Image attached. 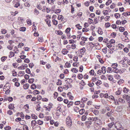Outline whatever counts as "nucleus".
Returning a JSON list of instances; mask_svg holds the SVG:
<instances>
[{
  "label": "nucleus",
  "mask_w": 130,
  "mask_h": 130,
  "mask_svg": "<svg viewBox=\"0 0 130 130\" xmlns=\"http://www.w3.org/2000/svg\"><path fill=\"white\" fill-rule=\"evenodd\" d=\"M66 124L69 127H70L72 125V123L71 119L70 117L68 116L66 119Z\"/></svg>",
  "instance_id": "f257e3e1"
},
{
  "label": "nucleus",
  "mask_w": 130,
  "mask_h": 130,
  "mask_svg": "<svg viewBox=\"0 0 130 130\" xmlns=\"http://www.w3.org/2000/svg\"><path fill=\"white\" fill-rule=\"evenodd\" d=\"M93 120L95 121V123L99 125H101L102 124V121L100 119H99L98 117H95L93 119Z\"/></svg>",
  "instance_id": "f03ea898"
},
{
  "label": "nucleus",
  "mask_w": 130,
  "mask_h": 130,
  "mask_svg": "<svg viewBox=\"0 0 130 130\" xmlns=\"http://www.w3.org/2000/svg\"><path fill=\"white\" fill-rule=\"evenodd\" d=\"M28 67L27 65L26 64H24L23 65L18 67V69L19 70H24L25 68H27Z\"/></svg>",
  "instance_id": "7ed1b4c3"
},
{
  "label": "nucleus",
  "mask_w": 130,
  "mask_h": 130,
  "mask_svg": "<svg viewBox=\"0 0 130 130\" xmlns=\"http://www.w3.org/2000/svg\"><path fill=\"white\" fill-rule=\"evenodd\" d=\"M123 98L124 99H125L127 102L130 100V97L128 95L124 94L123 96Z\"/></svg>",
  "instance_id": "20e7f679"
},
{
  "label": "nucleus",
  "mask_w": 130,
  "mask_h": 130,
  "mask_svg": "<svg viewBox=\"0 0 130 130\" xmlns=\"http://www.w3.org/2000/svg\"><path fill=\"white\" fill-rule=\"evenodd\" d=\"M61 107L60 106H58L56 108V112L58 113H61Z\"/></svg>",
  "instance_id": "39448f33"
},
{
  "label": "nucleus",
  "mask_w": 130,
  "mask_h": 130,
  "mask_svg": "<svg viewBox=\"0 0 130 130\" xmlns=\"http://www.w3.org/2000/svg\"><path fill=\"white\" fill-rule=\"evenodd\" d=\"M118 64L117 63H113L111 65V67L114 69L117 68L118 66Z\"/></svg>",
  "instance_id": "423d86ee"
},
{
  "label": "nucleus",
  "mask_w": 130,
  "mask_h": 130,
  "mask_svg": "<svg viewBox=\"0 0 130 130\" xmlns=\"http://www.w3.org/2000/svg\"><path fill=\"white\" fill-rule=\"evenodd\" d=\"M45 21L46 23L48 25L49 27L51 26V25L50 24L51 21L50 20H49L48 18L45 19Z\"/></svg>",
  "instance_id": "0eeeda50"
},
{
  "label": "nucleus",
  "mask_w": 130,
  "mask_h": 130,
  "mask_svg": "<svg viewBox=\"0 0 130 130\" xmlns=\"http://www.w3.org/2000/svg\"><path fill=\"white\" fill-rule=\"evenodd\" d=\"M86 51V50L85 47H83L80 51V53L82 55H84Z\"/></svg>",
  "instance_id": "6e6552de"
},
{
  "label": "nucleus",
  "mask_w": 130,
  "mask_h": 130,
  "mask_svg": "<svg viewBox=\"0 0 130 130\" xmlns=\"http://www.w3.org/2000/svg\"><path fill=\"white\" fill-rule=\"evenodd\" d=\"M101 69L102 70V73L103 74H105L106 71V67L104 66H103L101 68Z\"/></svg>",
  "instance_id": "1a4fd4ad"
},
{
  "label": "nucleus",
  "mask_w": 130,
  "mask_h": 130,
  "mask_svg": "<svg viewBox=\"0 0 130 130\" xmlns=\"http://www.w3.org/2000/svg\"><path fill=\"white\" fill-rule=\"evenodd\" d=\"M62 52L63 54L65 55L68 52V51H67L66 49L64 48L63 49Z\"/></svg>",
  "instance_id": "9d476101"
},
{
  "label": "nucleus",
  "mask_w": 130,
  "mask_h": 130,
  "mask_svg": "<svg viewBox=\"0 0 130 130\" xmlns=\"http://www.w3.org/2000/svg\"><path fill=\"white\" fill-rule=\"evenodd\" d=\"M43 83L44 84L46 85L48 83L47 79L46 78H43Z\"/></svg>",
  "instance_id": "9b49d317"
},
{
  "label": "nucleus",
  "mask_w": 130,
  "mask_h": 130,
  "mask_svg": "<svg viewBox=\"0 0 130 130\" xmlns=\"http://www.w3.org/2000/svg\"><path fill=\"white\" fill-rule=\"evenodd\" d=\"M107 77L108 79L110 81H112L113 79V76L111 75H108Z\"/></svg>",
  "instance_id": "f8f14e48"
},
{
  "label": "nucleus",
  "mask_w": 130,
  "mask_h": 130,
  "mask_svg": "<svg viewBox=\"0 0 130 130\" xmlns=\"http://www.w3.org/2000/svg\"><path fill=\"white\" fill-rule=\"evenodd\" d=\"M8 108L10 109H12L15 108L13 104H10L8 106Z\"/></svg>",
  "instance_id": "ddd939ff"
},
{
  "label": "nucleus",
  "mask_w": 130,
  "mask_h": 130,
  "mask_svg": "<svg viewBox=\"0 0 130 130\" xmlns=\"http://www.w3.org/2000/svg\"><path fill=\"white\" fill-rule=\"evenodd\" d=\"M71 71L73 72L76 73L78 72V70L76 68H73L71 69Z\"/></svg>",
  "instance_id": "4468645a"
},
{
  "label": "nucleus",
  "mask_w": 130,
  "mask_h": 130,
  "mask_svg": "<svg viewBox=\"0 0 130 130\" xmlns=\"http://www.w3.org/2000/svg\"><path fill=\"white\" fill-rule=\"evenodd\" d=\"M71 66V65L70 64V63L68 62H67L65 64V65L64 66V67L66 68H69Z\"/></svg>",
  "instance_id": "2eb2a0df"
},
{
  "label": "nucleus",
  "mask_w": 130,
  "mask_h": 130,
  "mask_svg": "<svg viewBox=\"0 0 130 130\" xmlns=\"http://www.w3.org/2000/svg\"><path fill=\"white\" fill-rule=\"evenodd\" d=\"M55 1V0H47V2L49 4L51 5H53L54 4L53 2Z\"/></svg>",
  "instance_id": "dca6fc26"
},
{
  "label": "nucleus",
  "mask_w": 130,
  "mask_h": 130,
  "mask_svg": "<svg viewBox=\"0 0 130 130\" xmlns=\"http://www.w3.org/2000/svg\"><path fill=\"white\" fill-rule=\"evenodd\" d=\"M129 90L128 89L126 88L125 87L123 88V91L124 93H127L129 91Z\"/></svg>",
  "instance_id": "f3484780"
},
{
  "label": "nucleus",
  "mask_w": 130,
  "mask_h": 130,
  "mask_svg": "<svg viewBox=\"0 0 130 130\" xmlns=\"http://www.w3.org/2000/svg\"><path fill=\"white\" fill-rule=\"evenodd\" d=\"M114 77L115 78L117 79V80L121 78V76L118 74H115V75Z\"/></svg>",
  "instance_id": "a211bd4d"
},
{
  "label": "nucleus",
  "mask_w": 130,
  "mask_h": 130,
  "mask_svg": "<svg viewBox=\"0 0 130 130\" xmlns=\"http://www.w3.org/2000/svg\"><path fill=\"white\" fill-rule=\"evenodd\" d=\"M29 86V85L28 84H26L24 85L23 88L25 89H27L28 88Z\"/></svg>",
  "instance_id": "6ab92c4d"
},
{
  "label": "nucleus",
  "mask_w": 130,
  "mask_h": 130,
  "mask_svg": "<svg viewBox=\"0 0 130 130\" xmlns=\"http://www.w3.org/2000/svg\"><path fill=\"white\" fill-rule=\"evenodd\" d=\"M91 111H92L93 113L95 115H97L99 113V111L97 110H92Z\"/></svg>",
  "instance_id": "aec40b11"
},
{
  "label": "nucleus",
  "mask_w": 130,
  "mask_h": 130,
  "mask_svg": "<svg viewBox=\"0 0 130 130\" xmlns=\"http://www.w3.org/2000/svg\"><path fill=\"white\" fill-rule=\"evenodd\" d=\"M36 88L37 86L34 84H32L31 85V88L33 90L35 89Z\"/></svg>",
  "instance_id": "412c9836"
},
{
  "label": "nucleus",
  "mask_w": 130,
  "mask_h": 130,
  "mask_svg": "<svg viewBox=\"0 0 130 130\" xmlns=\"http://www.w3.org/2000/svg\"><path fill=\"white\" fill-rule=\"evenodd\" d=\"M79 107L77 106H75L74 107V110L75 111L78 112L79 111Z\"/></svg>",
  "instance_id": "4be33fe9"
},
{
  "label": "nucleus",
  "mask_w": 130,
  "mask_h": 130,
  "mask_svg": "<svg viewBox=\"0 0 130 130\" xmlns=\"http://www.w3.org/2000/svg\"><path fill=\"white\" fill-rule=\"evenodd\" d=\"M122 91V90L118 89L117 91H116L115 92V94L116 95H120L121 93V91Z\"/></svg>",
  "instance_id": "5701e85b"
},
{
  "label": "nucleus",
  "mask_w": 130,
  "mask_h": 130,
  "mask_svg": "<svg viewBox=\"0 0 130 130\" xmlns=\"http://www.w3.org/2000/svg\"><path fill=\"white\" fill-rule=\"evenodd\" d=\"M124 82V80L122 79H120L118 82V83L119 85H120L121 84L123 83Z\"/></svg>",
  "instance_id": "b1692460"
},
{
  "label": "nucleus",
  "mask_w": 130,
  "mask_h": 130,
  "mask_svg": "<svg viewBox=\"0 0 130 130\" xmlns=\"http://www.w3.org/2000/svg\"><path fill=\"white\" fill-rule=\"evenodd\" d=\"M122 15L125 16L129 15H130V12H123V13Z\"/></svg>",
  "instance_id": "393cba45"
},
{
  "label": "nucleus",
  "mask_w": 130,
  "mask_h": 130,
  "mask_svg": "<svg viewBox=\"0 0 130 130\" xmlns=\"http://www.w3.org/2000/svg\"><path fill=\"white\" fill-rule=\"evenodd\" d=\"M85 110L84 109H81L79 110V113L80 115H83L85 112Z\"/></svg>",
  "instance_id": "a878e982"
},
{
  "label": "nucleus",
  "mask_w": 130,
  "mask_h": 130,
  "mask_svg": "<svg viewBox=\"0 0 130 130\" xmlns=\"http://www.w3.org/2000/svg\"><path fill=\"white\" fill-rule=\"evenodd\" d=\"M65 81L68 82V84H70V83H71L73 81L72 79L70 78H68L67 79L65 80Z\"/></svg>",
  "instance_id": "bb28decb"
},
{
  "label": "nucleus",
  "mask_w": 130,
  "mask_h": 130,
  "mask_svg": "<svg viewBox=\"0 0 130 130\" xmlns=\"http://www.w3.org/2000/svg\"><path fill=\"white\" fill-rule=\"evenodd\" d=\"M33 93L34 95H36L39 94L40 92L37 90H35L33 91Z\"/></svg>",
  "instance_id": "cd10ccee"
},
{
  "label": "nucleus",
  "mask_w": 130,
  "mask_h": 130,
  "mask_svg": "<svg viewBox=\"0 0 130 130\" xmlns=\"http://www.w3.org/2000/svg\"><path fill=\"white\" fill-rule=\"evenodd\" d=\"M107 72L108 73H111L112 72V69L111 67H108L107 69Z\"/></svg>",
  "instance_id": "c85d7f7f"
},
{
  "label": "nucleus",
  "mask_w": 130,
  "mask_h": 130,
  "mask_svg": "<svg viewBox=\"0 0 130 130\" xmlns=\"http://www.w3.org/2000/svg\"><path fill=\"white\" fill-rule=\"evenodd\" d=\"M126 70L125 69H121L119 70V73H123Z\"/></svg>",
  "instance_id": "c756f323"
},
{
  "label": "nucleus",
  "mask_w": 130,
  "mask_h": 130,
  "mask_svg": "<svg viewBox=\"0 0 130 130\" xmlns=\"http://www.w3.org/2000/svg\"><path fill=\"white\" fill-rule=\"evenodd\" d=\"M114 123L113 122H111V123L108 124V127H109V128H111L112 127V126L113 125H114Z\"/></svg>",
  "instance_id": "7c9ffc66"
},
{
  "label": "nucleus",
  "mask_w": 130,
  "mask_h": 130,
  "mask_svg": "<svg viewBox=\"0 0 130 130\" xmlns=\"http://www.w3.org/2000/svg\"><path fill=\"white\" fill-rule=\"evenodd\" d=\"M115 16L116 18L118 19L120 17V14L119 13H115Z\"/></svg>",
  "instance_id": "2f4dec72"
},
{
  "label": "nucleus",
  "mask_w": 130,
  "mask_h": 130,
  "mask_svg": "<svg viewBox=\"0 0 130 130\" xmlns=\"http://www.w3.org/2000/svg\"><path fill=\"white\" fill-rule=\"evenodd\" d=\"M118 100L119 102L122 103H124L125 102V101L122 98H119Z\"/></svg>",
  "instance_id": "473e14b6"
},
{
  "label": "nucleus",
  "mask_w": 130,
  "mask_h": 130,
  "mask_svg": "<svg viewBox=\"0 0 130 130\" xmlns=\"http://www.w3.org/2000/svg\"><path fill=\"white\" fill-rule=\"evenodd\" d=\"M87 98H82L81 100V102L82 103L85 102L87 100Z\"/></svg>",
  "instance_id": "72a5a7b5"
},
{
  "label": "nucleus",
  "mask_w": 130,
  "mask_h": 130,
  "mask_svg": "<svg viewBox=\"0 0 130 130\" xmlns=\"http://www.w3.org/2000/svg\"><path fill=\"white\" fill-rule=\"evenodd\" d=\"M37 123L40 125H42L43 123V122L40 120H38L37 121Z\"/></svg>",
  "instance_id": "f704fd0d"
},
{
  "label": "nucleus",
  "mask_w": 130,
  "mask_h": 130,
  "mask_svg": "<svg viewBox=\"0 0 130 130\" xmlns=\"http://www.w3.org/2000/svg\"><path fill=\"white\" fill-rule=\"evenodd\" d=\"M103 14L105 15L109 14L108 13V11L107 10H103Z\"/></svg>",
  "instance_id": "c9c22d12"
},
{
  "label": "nucleus",
  "mask_w": 130,
  "mask_h": 130,
  "mask_svg": "<svg viewBox=\"0 0 130 130\" xmlns=\"http://www.w3.org/2000/svg\"><path fill=\"white\" fill-rule=\"evenodd\" d=\"M125 28L124 27H120L119 28V30L121 32H123L125 30Z\"/></svg>",
  "instance_id": "e433bc0d"
},
{
  "label": "nucleus",
  "mask_w": 130,
  "mask_h": 130,
  "mask_svg": "<svg viewBox=\"0 0 130 130\" xmlns=\"http://www.w3.org/2000/svg\"><path fill=\"white\" fill-rule=\"evenodd\" d=\"M78 78L80 79H82L83 78V75L82 74H79L78 75Z\"/></svg>",
  "instance_id": "4c0bfd02"
},
{
  "label": "nucleus",
  "mask_w": 130,
  "mask_h": 130,
  "mask_svg": "<svg viewBox=\"0 0 130 130\" xmlns=\"http://www.w3.org/2000/svg\"><path fill=\"white\" fill-rule=\"evenodd\" d=\"M98 31V34H99L102 35L103 34V31L102 30V29L100 28H99Z\"/></svg>",
  "instance_id": "58836bf2"
},
{
  "label": "nucleus",
  "mask_w": 130,
  "mask_h": 130,
  "mask_svg": "<svg viewBox=\"0 0 130 130\" xmlns=\"http://www.w3.org/2000/svg\"><path fill=\"white\" fill-rule=\"evenodd\" d=\"M26 29V28L24 27H22L20 28V30L22 31H25Z\"/></svg>",
  "instance_id": "ea45409f"
},
{
  "label": "nucleus",
  "mask_w": 130,
  "mask_h": 130,
  "mask_svg": "<svg viewBox=\"0 0 130 130\" xmlns=\"http://www.w3.org/2000/svg\"><path fill=\"white\" fill-rule=\"evenodd\" d=\"M116 35V34L114 32H112L110 34V36L113 38H115Z\"/></svg>",
  "instance_id": "a19ab883"
},
{
  "label": "nucleus",
  "mask_w": 130,
  "mask_h": 130,
  "mask_svg": "<svg viewBox=\"0 0 130 130\" xmlns=\"http://www.w3.org/2000/svg\"><path fill=\"white\" fill-rule=\"evenodd\" d=\"M7 57L6 56H3L1 57V60L2 62H4L7 59Z\"/></svg>",
  "instance_id": "79ce46f5"
},
{
  "label": "nucleus",
  "mask_w": 130,
  "mask_h": 130,
  "mask_svg": "<svg viewBox=\"0 0 130 130\" xmlns=\"http://www.w3.org/2000/svg\"><path fill=\"white\" fill-rule=\"evenodd\" d=\"M76 27L78 29H80L82 28V26H80V24H78L76 25Z\"/></svg>",
  "instance_id": "37998d69"
},
{
  "label": "nucleus",
  "mask_w": 130,
  "mask_h": 130,
  "mask_svg": "<svg viewBox=\"0 0 130 130\" xmlns=\"http://www.w3.org/2000/svg\"><path fill=\"white\" fill-rule=\"evenodd\" d=\"M31 117L32 119H36L37 118V117L33 114L31 115Z\"/></svg>",
  "instance_id": "c03bdc74"
},
{
  "label": "nucleus",
  "mask_w": 130,
  "mask_h": 130,
  "mask_svg": "<svg viewBox=\"0 0 130 130\" xmlns=\"http://www.w3.org/2000/svg\"><path fill=\"white\" fill-rule=\"evenodd\" d=\"M63 17L62 15H59L58 17V19L59 20H62L63 19Z\"/></svg>",
  "instance_id": "a18cd8bd"
},
{
  "label": "nucleus",
  "mask_w": 130,
  "mask_h": 130,
  "mask_svg": "<svg viewBox=\"0 0 130 130\" xmlns=\"http://www.w3.org/2000/svg\"><path fill=\"white\" fill-rule=\"evenodd\" d=\"M1 32L2 34H5L7 33V31L5 29H2L1 30Z\"/></svg>",
  "instance_id": "49530a36"
},
{
  "label": "nucleus",
  "mask_w": 130,
  "mask_h": 130,
  "mask_svg": "<svg viewBox=\"0 0 130 130\" xmlns=\"http://www.w3.org/2000/svg\"><path fill=\"white\" fill-rule=\"evenodd\" d=\"M23 130H28V127L26 125H24L23 126Z\"/></svg>",
  "instance_id": "de8ad7c7"
},
{
  "label": "nucleus",
  "mask_w": 130,
  "mask_h": 130,
  "mask_svg": "<svg viewBox=\"0 0 130 130\" xmlns=\"http://www.w3.org/2000/svg\"><path fill=\"white\" fill-rule=\"evenodd\" d=\"M34 79L33 78H31L29 79L28 80L29 83L31 84L34 82Z\"/></svg>",
  "instance_id": "09e8293b"
},
{
  "label": "nucleus",
  "mask_w": 130,
  "mask_h": 130,
  "mask_svg": "<svg viewBox=\"0 0 130 130\" xmlns=\"http://www.w3.org/2000/svg\"><path fill=\"white\" fill-rule=\"evenodd\" d=\"M37 123L36 121L35 120H33L31 121V125H36Z\"/></svg>",
  "instance_id": "8fccbe9b"
},
{
  "label": "nucleus",
  "mask_w": 130,
  "mask_h": 130,
  "mask_svg": "<svg viewBox=\"0 0 130 130\" xmlns=\"http://www.w3.org/2000/svg\"><path fill=\"white\" fill-rule=\"evenodd\" d=\"M101 83H102V82L101 80H98L95 83L96 84L97 86H99V85H100Z\"/></svg>",
  "instance_id": "3c124183"
},
{
  "label": "nucleus",
  "mask_w": 130,
  "mask_h": 130,
  "mask_svg": "<svg viewBox=\"0 0 130 130\" xmlns=\"http://www.w3.org/2000/svg\"><path fill=\"white\" fill-rule=\"evenodd\" d=\"M53 24L55 25H56L58 24V22L57 20H53L52 21Z\"/></svg>",
  "instance_id": "603ef678"
},
{
  "label": "nucleus",
  "mask_w": 130,
  "mask_h": 130,
  "mask_svg": "<svg viewBox=\"0 0 130 130\" xmlns=\"http://www.w3.org/2000/svg\"><path fill=\"white\" fill-rule=\"evenodd\" d=\"M38 40L40 42H42L43 41V38L42 37L39 38Z\"/></svg>",
  "instance_id": "864d4df0"
},
{
  "label": "nucleus",
  "mask_w": 130,
  "mask_h": 130,
  "mask_svg": "<svg viewBox=\"0 0 130 130\" xmlns=\"http://www.w3.org/2000/svg\"><path fill=\"white\" fill-rule=\"evenodd\" d=\"M73 102H69V103L67 105V107H69L71 105H72L73 104Z\"/></svg>",
  "instance_id": "5fc2aeb1"
},
{
  "label": "nucleus",
  "mask_w": 130,
  "mask_h": 130,
  "mask_svg": "<svg viewBox=\"0 0 130 130\" xmlns=\"http://www.w3.org/2000/svg\"><path fill=\"white\" fill-rule=\"evenodd\" d=\"M115 69V70H113V72L116 73H117L119 72V70L118 69L116 68Z\"/></svg>",
  "instance_id": "6e6d98bb"
},
{
  "label": "nucleus",
  "mask_w": 130,
  "mask_h": 130,
  "mask_svg": "<svg viewBox=\"0 0 130 130\" xmlns=\"http://www.w3.org/2000/svg\"><path fill=\"white\" fill-rule=\"evenodd\" d=\"M36 98L37 100L39 101L41 100L42 99V97L41 96L38 95L37 96Z\"/></svg>",
  "instance_id": "4d7b16f0"
},
{
  "label": "nucleus",
  "mask_w": 130,
  "mask_h": 130,
  "mask_svg": "<svg viewBox=\"0 0 130 130\" xmlns=\"http://www.w3.org/2000/svg\"><path fill=\"white\" fill-rule=\"evenodd\" d=\"M20 5V4L19 2H18L14 5V6L16 8H17Z\"/></svg>",
  "instance_id": "13d9d810"
},
{
  "label": "nucleus",
  "mask_w": 130,
  "mask_h": 130,
  "mask_svg": "<svg viewBox=\"0 0 130 130\" xmlns=\"http://www.w3.org/2000/svg\"><path fill=\"white\" fill-rule=\"evenodd\" d=\"M118 46L119 48H120L121 49H122L123 47H124V45L121 44H118Z\"/></svg>",
  "instance_id": "bf43d9fd"
},
{
  "label": "nucleus",
  "mask_w": 130,
  "mask_h": 130,
  "mask_svg": "<svg viewBox=\"0 0 130 130\" xmlns=\"http://www.w3.org/2000/svg\"><path fill=\"white\" fill-rule=\"evenodd\" d=\"M70 30L71 28H68L66 29L65 31L67 33H70Z\"/></svg>",
  "instance_id": "052dcab7"
},
{
  "label": "nucleus",
  "mask_w": 130,
  "mask_h": 130,
  "mask_svg": "<svg viewBox=\"0 0 130 130\" xmlns=\"http://www.w3.org/2000/svg\"><path fill=\"white\" fill-rule=\"evenodd\" d=\"M89 30V29H87L85 28H83V29L82 31L83 32H87Z\"/></svg>",
  "instance_id": "680f3d73"
},
{
  "label": "nucleus",
  "mask_w": 130,
  "mask_h": 130,
  "mask_svg": "<svg viewBox=\"0 0 130 130\" xmlns=\"http://www.w3.org/2000/svg\"><path fill=\"white\" fill-rule=\"evenodd\" d=\"M107 48L106 47H105L104 49L102 50L103 52L104 53L106 54L107 53Z\"/></svg>",
  "instance_id": "e2e57ef3"
},
{
  "label": "nucleus",
  "mask_w": 130,
  "mask_h": 130,
  "mask_svg": "<svg viewBox=\"0 0 130 130\" xmlns=\"http://www.w3.org/2000/svg\"><path fill=\"white\" fill-rule=\"evenodd\" d=\"M86 119V116L85 115H83L82 117V121H85Z\"/></svg>",
  "instance_id": "0e129e2a"
},
{
  "label": "nucleus",
  "mask_w": 130,
  "mask_h": 130,
  "mask_svg": "<svg viewBox=\"0 0 130 130\" xmlns=\"http://www.w3.org/2000/svg\"><path fill=\"white\" fill-rule=\"evenodd\" d=\"M103 95H104L103 97L105 98H108L109 96L108 95V93H106L104 94H103Z\"/></svg>",
  "instance_id": "69168bd1"
},
{
  "label": "nucleus",
  "mask_w": 130,
  "mask_h": 130,
  "mask_svg": "<svg viewBox=\"0 0 130 130\" xmlns=\"http://www.w3.org/2000/svg\"><path fill=\"white\" fill-rule=\"evenodd\" d=\"M7 113L9 115H11L12 114L13 112L12 111L9 110L7 111Z\"/></svg>",
  "instance_id": "338daca9"
},
{
  "label": "nucleus",
  "mask_w": 130,
  "mask_h": 130,
  "mask_svg": "<svg viewBox=\"0 0 130 130\" xmlns=\"http://www.w3.org/2000/svg\"><path fill=\"white\" fill-rule=\"evenodd\" d=\"M11 128L10 127L8 126L5 127V129L6 130H10V129Z\"/></svg>",
  "instance_id": "774afa93"
}]
</instances>
